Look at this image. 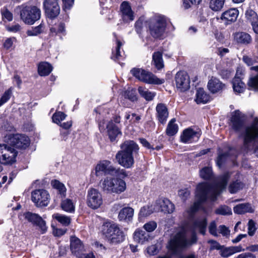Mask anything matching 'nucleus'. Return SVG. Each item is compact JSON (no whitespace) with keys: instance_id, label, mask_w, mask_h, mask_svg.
<instances>
[{"instance_id":"6","label":"nucleus","mask_w":258,"mask_h":258,"mask_svg":"<svg viewBox=\"0 0 258 258\" xmlns=\"http://www.w3.org/2000/svg\"><path fill=\"white\" fill-rule=\"evenodd\" d=\"M95 173L97 176L114 175L116 176L124 178L127 176L124 169L116 168L108 160H104L98 164L95 168Z\"/></svg>"},{"instance_id":"7","label":"nucleus","mask_w":258,"mask_h":258,"mask_svg":"<svg viewBox=\"0 0 258 258\" xmlns=\"http://www.w3.org/2000/svg\"><path fill=\"white\" fill-rule=\"evenodd\" d=\"M188 246V240L185 234L178 232L168 242L167 248L173 255H177Z\"/></svg>"},{"instance_id":"53","label":"nucleus","mask_w":258,"mask_h":258,"mask_svg":"<svg viewBox=\"0 0 258 258\" xmlns=\"http://www.w3.org/2000/svg\"><path fill=\"white\" fill-rule=\"evenodd\" d=\"M209 232L210 234L214 236L217 237L218 236L217 234V228L215 221H213L211 222L209 226Z\"/></svg>"},{"instance_id":"46","label":"nucleus","mask_w":258,"mask_h":258,"mask_svg":"<svg viewBox=\"0 0 258 258\" xmlns=\"http://www.w3.org/2000/svg\"><path fill=\"white\" fill-rule=\"evenodd\" d=\"M12 95V89L11 88L6 91L0 99V106L6 103L11 98Z\"/></svg>"},{"instance_id":"32","label":"nucleus","mask_w":258,"mask_h":258,"mask_svg":"<svg viewBox=\"0 0 258 258\" xmlns=\"http://www.w3.org/2000/svg\"><path fill=\"white\" fill-rule=\"evenodd\" d=\"M233 88L235 92L241 93L243 92L245 89V84L243 83L241 79L237 76H235L232 81Z\"/></svg>"},{"instance_id":"22","label":"nucleus","mask_w":258,"mask_h":258,"mask_svg":"<svg viewBox=\"0 0 258 258\" xmlns=\"http://www.w3.org/2000/svg\"><path fill=\"white\" fill-rule=\"evenodd\" d=\"M156 110L159 121L162 124H164L168 116V109L165 104L162 103L158 104Z\"/></svg>"},{"instance_id":"33","label":"nucleus","mask_w":258,"mask_h":258,"mask_svg":"<svg viewBox=\"0 0 258 258\" xmlns=\"http://www.w3.org/2000/svg\"><path fill=\"white\" fill-rule=\"evenodd\" d=\"M235 39L238 43L243 44H249L251 41L250 35L245 32L237 33L235 35Z\"/></svg>"},{"instance_id":"21","label":"nucleus","mask_w":258,"mask_h":258,"mask_svg":"<svg viewBox=\"0 0 258 258\" xmlns=\"http://www.w3.org/2000/svg\"><path fill=\"white\" fill-rule=\"evenodd\" d=\"M120 9L123 21L127 22L134 20L133 12L128 3L125 1L123 2L120 5Z\"/></svg>"},{"instance_id":"34","label":"nucleus","mask_w":258,"mask_h":258,"mask_svg":"<svg viewBox=\"0 0 258 258\" xmlns=\"http://www.w3.org/2000/svg\"><path fill=\"white\" fill-rule=\"evenodd\" d=\"M194 226L198 228L199 230V232L203 235L206 234V228L207 226V220L204 218L201 220H196L193 223Z\"/></svg>"},{"instance_id":"15","label":"nucleus","mask_w":258,"mask_h":258,"mask_svg":"<svg viewBox=\"0 0 258 258\" xmlns=\"http://www.w3.org/2000/svg\"><path fill=\"white\" fill-rule=\"evenodd\" d=\"M44 8L46 16L51 19L57 17L60 12V8L57 0H45Z\"/></svg>"},{"instance_id":"57","label":"nucleus","mask_w":258,"mask_h":258,"mask_svg":"<svg viewBox=\"0 0 258 258\" xmlns=\"http://www.w3.org/2000/svg\"><path fill=\"white\" fill-rule=\"evenodd\" d=\"M67 232V229L55 228L53 230V234L56 237H60L63 235Z\"/></svg>"},{"instance_id":"47","label":"nucleus","mask_w":258,"mask_h":258,"mask_svg":"<svg viewBox=\"0 0 258 258\" xmlns=\"http://www.w3.org/2000/svg\"><path fill=\"white\" fill-rule=\"evenodd\" d=\"M66 115L62 112H57L55 113L52 117V120L57 124L60 123V121L64 119Z\"/></svg>"},{"instance_id":"52","label":"nucleus","mask_w":258,"mask_h":258,"mask_svg":"<svg viewBox=\"0 0 258 258\" xmlns=\"http://www.w3.org/2000/svg\"><path fill=\"white\" fill-rule=\"evenodd\" d=\"M157 225L156 222L152 221L146 223L143 226L145 230L148 232H152L157 228Z\"/></svg>"},{"instance_id":"35","label":"nucleus","mask_w":258,"mask_h":258,"mask_svg":"<svg viewBox=\"0 0 258 258\" xmlns=\"http://www.w3.org/2000/svg\"><path fill=\"white\" fill-rule=\"evenodd\" d=\"M175 118H172L168 124L166 134L169 136L174 135L178 131V125L175 123Z\"/></svg>"},{"instance_id":"12","label":"nucleus","mask_w":258,"mask_h":258,"mask_svg":"<svg viewBox=\"0 0 258 258\" xmlns=\"http://www.w3.org/2000/svg\"><path fill=\"white\" fill-rule=\"evenodd\" d=\"M245 123V116L239 110H235L232 113L229 125L233 130L240 132L244 127Z\"/></svg>"},{"instance_id":"1","label":"nucleus","mask_w":258,"mask_h":258,"mask_svg":"<svg viewBox=\"0 0 258 258\" xmlns=\"http://www.w3.org/2000/svg\"><path fill=\"white\" fill-rule=\"evenodd\" d=\"M229 175L225 173L217 181L212 184L207 182L199 183L197 187L195 200L190 210H199L207 201H215L218 196L227 185Z\"/></svg>"},{"instance_id":"25","label":"nucleus","mask_w":258,"mask_h":258,"mask_svg":"<svg viewBox=\"0 0 258 258\" xmlns=\"http://www.w3.org/2000/svg\"><path fill=\"white\" fill-rule=\"evenodd\" d=\"M149 235L142 229L137 228L134 233V240L138 243H144L148 241Z\"/></svg>"},{"instance_id":"62","label":"nucleus","mask_w":258,"mask_h":258,"mask_svg":"<svg viewBox=\"0 0 258 258\" xmlns=\"http://www.w3.org/2000/svg\"><path fill=\"white\" fill-rule=\"evenodd\" d=\"M143 22L141 19L138 20L135 23V28L138 33H140L143 28Z\"/></svg>"},{"instance_id":"39","label":"nucleus","mask_w":258,"mask_h":258,"mask_svg":"<svg viewBox=\"0 0 258 258\" xmlns=\"http://www.w3.org/2000/svg\"><path fill=\"white\" fill-rule=\"evenodd\" d=\"M138 91L143 97L148 101L152 100L155 96L154 93L149 92L148 89L142 87H139Z\"/></svg>"},{"instance_id":"54","label":"nucleus","mask_w":258,"mask_h":258,"mask_svg":"<svg viewBox=\"0 0 258 258\" xmlns=\"http://www.w3.org/2000/svg\"><path fill=\"white\" fill-rule=\"evenodd\" d=\"M208 243L211 244L210 249L211 250L216 249L221 250L223 248V245H220V244L216 240L211 239L208 241Z\"/></svg>"},{"instance_id":"14","label":"nucleus","mask_w":258,"mask_h":258,"mask_svg":"<svg viewBox=\"0 0 258 258\" xmlns=\"http://www.w3.org/2000/svg\"><path fill=\"white\" fill-rule=\"evenodd\" d=\"M9 143L13 147L25 149L29 146L30 140L24 135L16 134L9 138Z\"/></svg>"},{"instance_id":"58","label":"nucleus","mask_w":258,"mask_h":258,"mask_svg":"<svg viewBox=\"0 0 258 258\" xmlns=\"http://www.w3.org/2000/svg\"><path fill=\"white\" fill-rule=\"evenodd\" d=\"M219 232L221 233L223 236H227L230 234L229 229L224 225L219 226Z\"/></svg>"},{"instance_id":"56","label":"nucleus","mask_w":258,"mask_h":258,"mask_svg":"<svg viewBox=\"0 0 258 258\" xmlns=\"http://www.w3.org/2000/svg\"><path fill=\"white\" fill-rule=\"evenodd\" d=\"M116 43H117V46H116V50H115V51H116L115 54V55H113L112 57V58L114 59H118L119 57L121 56V55L120 54L119 49H120V47L122 46V44L118 40H116Z\"/></svg>"},{"instance_id":"49","label":"nucleus","mask_w":258,"mask_h":258,"mask_svg":"<svg viewBox=\"0 0 258 258\" xmlns=\"http://www.w3.org/2000/svg\"><path fill=\"white\" fill-rule=\"evenodd\" d=\"M42 26L43 25L40 24L35 28L32 27L31 29L28 30L27 31V35L28 36H36L40 34L42 32Z\"/></svg>"},{"instance_id":"64","label":"nucleus","mask_w":258,"mask_h":258,"mask_svg":"<svg viewBox=\"0 0 258 258\" xmlns=\"http://www.w3.org/2000/svg\"><path fill=\"white\" fill-rule=\"evenodd\" d=\"M20 28L21 27L19 24H16L15 25L8 27L7 30L10 32H17L20 31Z\"/></svg>"},{"instance_id":"13","label":"nucleus","mask_w":258,"mask_h":258,"mask_svg":"<svg viewBox=\"0 0 258 258\" xmlns=\"http://www.w3.org/2000/svg\"><path fill=\"white\" fill-rule=\"evenodd\" d=\"M24 216L28 222L39 227L41 234H44L47 231V228L45 221L39 215L27 211L24 214Z\"/></svg>"},{"instance_id":"19","label":"nucleus","mask_w":258,"mask_h":258,"mask_svg":"<svg viewBox=\"0 0 258 258\" xmlns=\"http://www.w3.org/2000/svg\"><path fill=\"white\" fill-rule=\"evenodd\" d=\"M200 132V131H195L190 128L185 129L180 137L181 141L184 143H188L197 141L201 136Z\"/></svg>"},{"instance_id":"5","label":"nucleus","mask_w":258,"mask_h":258,"mask_svg":"<svg viewBox=\"0 0 258 258\" xmlns=\"http://www.w3.org/2000/svg\"><path fill=\"white\" fill-rule=\"evenodd\" d=\"M258 119H255V123L247 126L241 134L243 138V146L247 151L252 150L258 142Z\"/></svg>"},{"instance_id":"16","label":"nucleus","mask_w":258,"mask_h":258,"mask_svg":"<svg viewBox=\"0 0 258 258\" xmlns=\"http://www.w3.org/2000/svg\"><path fill=\"white\" fill-rule=\"evenodd\" d=\"M175 79L176 88L180 91L184 92L189 88V77L186 72H178L176 74Z\"/></svg>"},{"instance_id":"42","label":"nucleus","mask_w":258,"mask_h":258,"mask_svg":"<svg viewBox=\"0 0 258 258\" xmlns=\"http://www.w3.org/2000/svg\"><path fill=\"white\" fill-rule=\"evenodd\" d=\"M245 17L250 23L258 20L257 14L251 9H248L246 11Z\"/></svg>"},{"instance_id":"50","label":"nucleus","mask_w":258,"mask_h":258,"mask_svg":"<svg viewBox=\"0 0 258 258\" xmlns=\"http://www.w3.org/2000/svg\"><path fill=\"white\" fill-rule=\"evenodd\" d=\"M219 254L221 257L224 258H227L233 255L230 246L226 247L224 245L219 251Z\"/></svg>"},{"instance_id":"18","label":"nucleus","mask_w":258,"mask_h":258,"mask_svg":"<svg viewBox=\"0 0 258 258\" xmlns=\"http://www.w3.org/2000/svg\"><path fill=\"white\" fill-rule=\"evenodd\" d=\"M17 152L10 145L5 144L2 164H12L16 162Z\"/></svg>"},{"instance_id":"48","label":"nucleus","mask_w":258,"mask_h":258,"mask_svg":"<svg viewBox=\"0 0 258 258\" xmlns=\"http://www.w3.org/2000/svg\"><path fill=\"white\" fill-rule=\"evenodd\" d=\"M61 207L62 210H74L75 209L72 201L68 199L62 201Z\"/></svg>"},{"instance_id":"20","label":"nucleus","mask_w":258,"mask_h":258,"mask_svg":"<svg viewBox=\"0 0 258 258\" xmlns=\"http://www.w3.org/2000/svg\"><path fill=\"white\" fill-rule=\"evenodd\" d=\"M174 204L168 199L162 198L157 200L154 205V210H174Z\"/></svg>"},{"instance_id":"8","label":"nucleus","mask_w":258,"mask_h":258,"mask_svg":"<svg viewBox=\"0 0 258 258\" xmlns=\"http://www.w3.org/2000/svg\"><path fill=\"white\" fill-rule=\"evenodd\" d=\"M19 9L21 18L25 24L32 25L40 18L41 11L36 6L22 5Z\"/></svg>"},{"instance_id":"55","label":"nucleus","mask_w":258,"mask_h":258,"mask_svg":"<svg viewBox=\"0 0 258 258\" xmlns=\"http://www.w3.org/2000/svg\"><path fill=\"white\" fill-rule=\"evenodd\" d=\"M233 210H252L250 204L249 203L239 204L235 206Z\"/></svg>"},{"instance_id":"38","label":"nucleus","mask_w":258,"mask_h":258,"mask_svg":"<svg viewBox=\"0 0 258 258\" xmlns=\"http://www.w3.org/2000/svg\"><path fill=\"white\" fill-rule=\"evenodd\" d=\"M53 218H55L58 222L64 226H68L71 223V218L67 216L62 215L57 213L53 215Z\"/></svg>"},{"instance_id":"63","label":"nucleus","mask_w":258,"mask_h":258,"mask_svg":"<svg viewBox=\"0 0 258 258\" xmlns=\"http://www.w3.org/2000/svg\"><path fill=\"white\" fill-rule=\"evenodd\" d=\"M148 252L151 255H155L158 252L157 247L155 245H152L148 248Z\"/></svg>"},{"instance_id":"11","label":"nucleus","mask_w":258,"mask_h":258,"mask_svg":"<svg viewBox=\"0 0 258 258\" xmlns=\"http://www.w3.org/2000/svg\"><path fill=\"white\" fill-rule=\"evenodd\" d=\"M87 203L88 206L93 209L99 208L102 204V195L95 188H91L88 191Z\"/></svg>"},{"instance_id":"43","label":"nucleus","mask_w":258,"mask_h":258,"mask_svg":"<svg viewBox=\"0 0 258 258\" xmlns=\"http://www.w3.org/2000/svg\"><path fill=\"white\" fill-rule=\"evenodd\" d=\"M213 172L212 169L209 167H205L200 171L201 177L204 179H209L212 178Z\"/></svg>"},{"instance_id":"26","label":"nucleus","mask_w":258,"mask_h":258,"mask_svg":"<svg viewBox=\"0 0 258 258\" xmlns=\"http://www.w3.org/2000/svg\"><path fill=\"white\" fill-rule=\"evenodd\" d=\"M224 87L225 85L216 78H212L209 80L208 84L209 90L213 93H215L222 90Z\"/></svg>"},{"instance_id":"51","label":"nucleus","mask_w":258,"mask_h":258,"mask_svg":"<svg viewBox=\"0 0 258 258\" xmlns=\"http://www.w3.org/2000/svg\"><path fill=\"white\" fill-rule=\"evenodd\" d=\"M256 230L255 222L252 219L249 220L248 222V234L250 236H252L255 234Z\"/></svg>"},{"instance_id":"24","label":"nucleus","mask_w":258,"mask_h":258,"mask_svg":"<svg viewBox=\"0 0 258 258\" xmlns=\"http://www.w3.org/2000/svg\"><path fill=\"white\" fill-rule=\"evenodd\" d=\"M70 248L73 253L80 254L84 249V245L82 241L76 236L71 238Z\"/></svg>"},{"instance_id":"17","label":"nucleus","mask_w":258,"mask_h":258,"mask_svg":"<svg viewBox=\"0 0 258 258\" xmlns=\"http://www.w3.org/2000/svg\"><path fill=\"white\" fill-rule=\"evenodd\" d=\"M165 27V21L162 19H158L150 26L151 35L154 38H160L164 33Z\"/></svg>"},{"instance_id":"28","label":"nucleus","mask_w":258,"mask_h":258,"mask_svg":"<svg viewBox=\"0 0 258 258\" xmlns=\"http://www.w3.org/2000/svg\"><path fill=\"white\" fill-rule=\"evenodd\" d=\"M210 100V96L207 94L203 88H199L196 93V102L198 104L206 103Z\"/></svg>"},{"instance_id":"40","label":"nucleus","mask_w":258,"mask_h":258,"mask_svg":"<svg viewBox=\"0 0 258 258\" xmlns=\"http://www.w3.org/2000/svg\"><path fill=\"white\" fill-rule=\"evenodd\" d=\"M123 96L125 98H127L132 101H135L137 100L136 91L133 88H128L125 91Z\"/></svg>"},{"instance_id":"37","label":"nucleus","mask_w":258,"mask_h":258,"mask_svg":"<svg viewBox=\"0 0 258 258\" xmlns=\"http://www.w3.org/2000/svg\"><path fill=\"white\" fill-rule=\"evenodd\" d=\"M243 183L239 181L236 180L231 183L229 186V190L231 193H236L243 187Z\"/></svg>"},{"instance_id":"60","label":"nucleus","mask_w":258,"mask_h":258,"mask_svg":"<svg viewBox=\"0 0 258 258\" xmlns=\"http://www.w3.org/2000/svg\"><path fill=\"white\" fill-rule=\"evenodd\" d=\"M154 211H140L139 213V219L140 220H141L143 218L149 216L151 214L153 213Z\"/></svg>"},{"instance_id":"44","label":"nucleus","mask_w":258,"mask_h":258,"mask_svg":"<svg viewBox=\"0 0 258 258\" xmlns=\"http://www.w3.org/2000/svg\"><path fill=\"white\" fill-rule=\"evenodd\" d=\"M229 156L228 152L219 153L217 158L216 163L217 166L220 168L222 165L226 162L227 157Z\"/></svg>"},{"instance_id":"23","label":"nucleus","mask_w":258,"mask_h":258,"mask_svg":"<svg viewBox=\"0 0 258 258\" xmlns=\"http://www.w3.org/2000/svg\"><path fill=\"white\" fill-rule=\"evenodd\" d=\"M106 128L107 130L108 135L111 142L115 141L117 136L121 134V132L119 128L112 120L108 122L106 126Z\"/></svg>"},{"instance_id":"4","label":"nucleus","mask_w":258,"mask_h":258,"mask_svg":"<svg viewBox=\"0 0 258 258\" xmlns=\"http://www.w3.org/2000/svg\"><path fill=\"white\" fill-rule=\"evenodd\" d=\"M122 177L106 176L100 181L101 191L106 194H119L126 189L125 182Z\"/></svg>"},{"instance_id":"3","label":"nucleus","mask_w":258,"mask_h":258,"mask_svg":"<svg viewBox=\"0 0 258 258\" xmlns=\"http://www.w3.org/2000/svg\"><path fill=\"white\" fill-rule=\"evenodd\" d=\"M120 150L115 155V159L120 165L125 168H132L135 163L134 154L138 153V145L132 140L124 141L120 146Z\"/></svg>"},{"instance_id":"29","label":"nucleus","mask_w":258,"mask_h":258,"mask_svg":"<svg viewBox=\"0 0 258 258\" xmlns=\"http://www.w3.org/2000/svg\"><path fill=\"white\" fill-rule=\"evenodd\" d=\"M52 67L48 62L40 63L38 67V72L41 76H48L52 71Z\"/></svg>"},{"instance_id":"41","label":"nucleus","mask_w":258,"mask_h":258,"mask_svg":"<svg viewBox=\"0 0 258 258\" xmlns=\"http://www.w3.org/2000/svg\"><path fill=\"white\" fill-rule=\"evenodd\" d=\"M51 184L53 188H56L58 190L60 194L64 195L66 192V189L63 184L57 180H53L51 181Z\"/></svg>"},{"instance_id":"45","label":"nucleus","mask_w":258,"mask_h":258,"mask_svg":"<svg viewBox=\"0 0 258 258\" xmlns=\"http://www.w3.org/2000/svg\"><path fill=\"white\" fill-rule=\"evenodd\" d=\"M190 195V191L188 188L181 189L178 191V196L183 202H185L189 197Z\"/></svg>"},{"instance_id":"27","label":"nucleus","mask_w":258,"mask_h":258,"mask_svg":"<svg viewBox=\"0 0 258 258\" xmlns=\"http://www.w3.org/2000/svg\"><path fill=\"white\" fill-rule=\"evenodd\" d=\"M238 11L237 9H230L224 12L221 16V19L227 21H235L238 15Z\"/></svg>"},{"instance_id":"9","label":"nucleus","mask_w":258,"mask_h":258,"mask_svg":"<svg viewBox=\"0 0 258 258\" xmlns=\"http://www.w3.org/2000/svg\"><path fill=\"white\" fill-rule=\"evenodd\" d=\"M132 74L141 81L148 84H161L163 82L152 73L143 69L134 68L131 71Z\"/></svg>"},{"instance_id":"30","label":"nucleus","mask_w":258,"mask_h":258,"mask_svg":"<svg viewBox=\"0 0 258 258\" xmlns=\"http://www.w3.org/2000/svg\"><path fill=\"white\" fill-rule=\"evenodd\" d=\"M134 211H119L118 218L119 221L127 223L131 222L133 220Z\"/></svg>"},{"instance_id":"59","label":"nucleus","mask_w":258,"mask_h":258,"mask_svg":"<svg viewBox=\"0 0 258 258\" xmlns=\"http://www.w3.org/2000/svg\"><path fill=\"white\" fill-rule=\"evenodd\" d=\"M197 241L198 237L197 234L195 231H193L191 233L190 239L188 240V246L196 243Z\"/></svg>"},{"instance_id":"31","label":"nucleus","mask_w":258,"mask_h":258,"mask_svg":"<svg viewBox=\"0 0 258 258\" xmlns=\"http://www.w3.org/2000/svg\"><path fill=\"white\" fill-rule=\"evenodd\" d=\"M153 64L158 70H161L164 67L162 59V54L159 51L155 52L153 54Z\"/></svg>"},{"instance_id":"10","label":"nucleus","mask_w":258,"mask_h":258,"mask_svg":"<svg viewBox=\"0 0 258 258\" xmlns=\"http://www.w3.org/2000/svg\"><path fill=\"white\" fill-rule=\"evenodd\" d=\"M48 192L44 189H37L32 192L31 198L33 202L38 208L46 206L49 202Z\"/></svg>"},{"instance_id":"2","label":"nucleus","mask_w":258,"mask_h":258,"mask_svg":"<svg viewBox=\"0 0 258 258\" xmlns=\"http://www.w3.org/2000/svg\"><path fill=\"white\" fill-rule=\"evenodd\" d=\"M102 237L112 245H117L123 242L125 239L124 232L119 225L114 222L107 220L103 223L100 228Z\"/></svg>"},{"instance_id":"36","label":"nucleus","mask_w":258,"mask_h":258,"mask_svg":"<svg viewBox=\"0 0 258 258\" xmlns=\"http://www.w3.org/2000/svg\"><path fill=\"white\" fill-rule=\"evenodd\" d=\"M210 8L214 11H218L222 9L225 0H209Z\"/></svg>"},{"instance_id":"61","label":"nucleus","mask_w":258,"mask_h":258,"mask_svg":"<svg viewBox=\"0 0 258 258\" xmlns=\"http://www.w3.org/2000/svg\"><path fill=\"white\" fill-rule=\"evenodd\" d=\"M230 248L231 249V251L233 254L245 250V249L243 248L241 245H239L238 246H231Z\"/></svg>"}]
</instances>
